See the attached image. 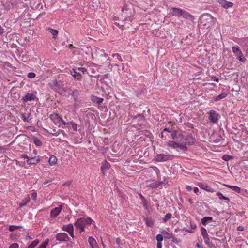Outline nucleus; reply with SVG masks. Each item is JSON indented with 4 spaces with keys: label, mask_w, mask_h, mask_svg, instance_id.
Returning <instances> with one entry per match:
<instances>
[{
    "label": "nucleus",
    "mask_w": 248,
    "mask_h": 248,
    "mask_svg": "<svg viewBox=\"0 0 248 248\" xmlns=\"http://www.w3.org/2000/svg\"><path fill=\"white\" fill-rule=\"evenodd\" d=\"M170 12L172 16L178 17H182L190 21H193L194 19V17L192 15L180 8L173 7L171 8Z\"/></svg>",
    "instance_id": "1"
},
{
    "label": "nucleus",
    "mask_w": 248,
    "mask_h": 248,
    "mask_svg": "<svg viewBox=\"0 0 248 248\" xmlns=\"http://www.w3.org/2000/svg\"><path fill=\"white\" fill-rule=\"evenodd\" d=\"M93 222V220L90 217H82L77 220L75 225L77 231L81 233L82 232H84V229L86 226L90 225Z\"/></svg>",
    "instance_id": "2"
},
{
    "label": "nucleus",
    "mask_w": 248,
    "mask_h": 248,
    "mask_svg": "<svg viewBox=\"0 0 248 248\" xmlns=\"http://www.w3.org/2000/svg\"><path fill=\"white\" fill-rule=\"evenodd\" d=\"M176 140L187 145H192L194 144V139L190 134L186 135L182 134H178Z\"/></svg>",
    "instance_id": "3"
},
{
    "label": "nucleus",
    "mask_w": 248,
    "mask_h": 248,
    "mask_svg": "<svg viewBox=\"0 0 248 248\" xmlns=\"http://www.w3.org/2000/svg\"><path fill=\"white\" fill-rule=\"evenodd\" d=\"M50 87L57 93L61 94L62 93V81L54 79L49 83Z\"/></svg>",
    "instance_id": "4"
},
{
    "label": "nucleus",
    "mask_w": 248,
    "mask_h": 248,
    "mask_svg": "<svg viewBox=\"0 0 248 248\" xmlns=\"http://www.w3.org/2000/svg\"><path fill=\"white\" fill-rule=\"evenodd\" d=\"M174 158V155L170 154H157L155 156V159L158 162H164L168 160H172Z\"/></svg>",
    "instance_id": "5"
},
{
    "label": "nucleus",
    "mask_w": 248,
    "mask_h": 248,
    "mask_svg": "<svg viewBox=\"0 0 248 248\" xmlns=\"http://www.w3.org/2000/svg\"><path fill=\"white\" fill-rule=\"evenodd\" d=\"M232 48V52L235 54L238 60L242 62H245L246 61V58L243 56L242 52L238 46H233Z\"/></svg>",
    "instance_id": "6"
},
{
    "label": "nucleus",
    "mask_w": 248,
    "mask_h": 248,
    "mask_svg": "<svg viewBox=\"0 0 248 248\" xmlns=\"http://www.w3.org/2000/svg\"><path fill=\"white\" fill-rule=\"evenodd\" d=\"M208 118L210 122L217 124L219 118V114L214 110H211L208 113Z\"/></svg>",
    "instance_id": "7"
},
{
    "label": "nucleus",
    "mask_w": 248,
    "mask_h": 248,
    "mask_svg": "<svg viewBox=\"0 0 248 248\" xmlns=\"http://www.w3.org/2000/svg\"><path fill=\"white\" fill-rule=\"evenodd\" d=\"M21 118L24 122L28 123H31L33 118L31 110L29 112L22 113L21 115Z\"/></svg>",
    "instance_id": "8"
},
{
    "label": "nucleus",
    "mask_w": 248,
    "mask_h": 248,
    "mask_svg": "<svg viewBox=\"0 0 248 248\" xmlns=\"http://www.w3.org/2000/svg\"><path fill=\"white\" fill-rule=\"evenodd\" d=\"M197 185L201 188L209 192L213 193L215 192V190L212 188L210 186L207 185L206 183H198Z\"/></svg>",
    "instance_id": "9"
},
{
    "label": "nucleus",
    "mask_w": 248,
    "mask_h": 248,
    "mask_svg": "<svg viewBox=\"0 0 248 248\" xmlns=\"http://www.w3.org/2000/svg\"><path fill=\"white\" fill-rule=\"evenodd\" d=\"M63 92V95L68 96L69 95H71L73 96L75 100L76 99V98L78 97V91H73L72 90L70 89H68L66 90H65Z\"/></svg>",
    "instance_id": "10"
},
{
    "label": "nucleus",
    "mask_w": 248,
    "mask_h": 248,
    "mask_svg": "<svg viewBox=\"0 0 248 248\" xmlns=\"http://www.w3.org/2000/svg\"><path fill=\"white\" fill-rule=\"evenodd\" d=\"M73 226L72 224H69L66 226H63V231L68 232L70 236L74 238Z\"/></svg>",
    "instance_id": "11"
},
{
    "label": "nucleus",
    "mask_w": 248,
    "mask_h": 248,
    "mask_svg": "<svg viewBox=\"0 0 248 248\" xmlns=\"http://www.w3.org/2000/svg\"><path fill=\"white\" fill-rule=\"evenodd\" d=\"M201 232L203 238L204 242L206 244H208L210 241V238L207 233L206 229L205 228L202 227L201 228Z\"/></svg>",
    "instance_id": "12"
},
{
    "label": "nucleus",
    "mask_w": 248,
    "mask_h": 248,
    "mask_svg": "<svg viewBox=\"0 0 248 248\" xmlns=\"http://www.w3.org/2000/svg\"><path fill=\"white\" fill-rule=\"evenodd\" d=\"M36 98V95L33 93H27L26 95L22 97V100L24 102L28 101H31L34 100Z\"/></svg>",
    "instance_id": "13"
},
{
    "label": "nucleus",
    "mask_w": 248,
    "mask_h": 248,
    "mask_svg": "<svg viewBox=\"0 0 248 248\" xmlns=\"http://www.w3.org/2000/svg\"><path fill=\"white\" fill-rule=\"evenodd\" d=\"M218 2L226 9L232 7L233 5V3L232 2H229L225 0H218Z\"/></svg>",
    "instance_id": "14"
},
{
    "label": "nucleus",
    "mask_w": 248,
    "mask_h": 248,
    "mask_svg": "<svg viewBox=\"0 0 248 248\" xmlns=\"http://www.w3.org/2000/svg\"><path fill=\"white\" fill-rule=\"evenodd\" d=\"M88 242L91 248H99L96 240L92 236L89 237Z\"/></svg>",
    "instance_id": "15"
},
{
    "label": "nucleus",
    "mask_w": 248,
    "mask_h": 248,
    "mask_svg": "<svg viewBox=\"0 0 248 248\" xmlns=\"http://www.w3.org/2000/svg\"><path fill=\"white\" fill-rule=\"evenodd\" d=\"M40 161V157L39 156H34L31 158H29L27 160V163L29 165L35 164Z\"/></svg>",
    "instance_id": "16"
},
{
    "label": "nucleus",
    "mask_w": 248,
    "mask_h": 248,
    "mask_svg": "<svg viewBox=\"0 0 248 248\" xmlns=\"http://www.w3.org/2000/svg\"><path fill=\"white\" fill-rule=\"evenodd\" d=\"M62 208V205H60L59 207L55 208L53 209L50 213V215L52 217H56L57 216L60 212H61V209Z\"/></svg>",
    "instance_id": "17"
},
{
    "label": "nucleus",
    "mask_w": 248,
    "mask_h": 248,
    "mask_svg": "<svg viewBox=\"0 0 248 248\" xmlns=\"http://www.w3.org/2000/svg\"><path fill=\"white\" fill-rule=\"evenodd\" d=\"M110 168V164L107 161H105L101 166V171L103 175L105 174L106 171Z\"/></svg>",
    "instance_id": "18"
},
{
    "label": "nucleus",
    "mask_w": 248,
    "mask_h": 248,
    "mask_svg": "<svg viewBox=\"0 0 248 248\" xmlns=\"http://www.w3.org/2000/svg\"><path fill=\"white\" fill-rule=\"evenodd\" d=\"M179 141L176 140L175 141L173 140H169L168 142V146L171 148L176 149L178 147Z\"/></svg>",
    "instance_id": "19"
},
{
    "label": "nucleus",
    "mask_w": 248,
    "mask_h": 248,
    "mask_svg": "<svg viewBox=\"0 0 248 248\" xmlns=\"http://www.w3.org/2000/svg\"><path fill=\"white\" fill-rule=\"evenodd\" d=\"M67 125L70 130H72L73 131H77V124L76 123L73 122H70V123H68Z\"/></svg>",
    "instance_id": "20"
},
{
    "label": "nucleus",
    "mask_w": 248,
    "mask_h": 248,
    "mask_svg": "<svg viewBox=\"0 0 248 248\" xmlns=\"http://www.w3.org/2000/svg\"><path fill=\"white\" fill-rule=\"evenodd\" d=\"M224 186L231 189L233 191H234L238 193H240L241 192V188L237 186H231V185H224Z\"/></svg>",
    "instance_id": "21"
},
{
    "label": "nucleus",
    "mask_w": 248,
    "mask_h": 248,
    "mask_svg": "<svg viewBox=\"0 0 248 248\" xmlns=\"http://www.w3.org/2000/svg\"><path fill=\"white\" fill-rule=\"evenodd\" d=\"M92 101L96 103L98 105H100L103 102L104 99L93 96L92 97Z\"/></svg>",
    "instance_id": "22"
},
{
    "label": "nucleus",
    "mask_w": 248,
    "mask_h": 248,
    "mask_svg": "<svg viewBox=\"0 0 248 248\" xmlns=\"http://www.w3.org/2000/svg\"><path fill=\"white\" fill-rule=\"evenodd\" d=\"M47 30L53 35V38L54 39H56L58 34V31L57 30L53 29L50 28H48Z\"/></svg>",
    "instance_id": "23"
},
{
    "label": "nucleus",
    "mask_w": 248,
    "mask_h": 248,
    "mask_svg": "<svg viewBox=\"0 0 248 248\" xmlns=\"http://www.w3.org/2000/svg\"><path fill=\"white\" fill-rule=\"evenodd\" d=\"M70 72L75 78H77L78 80H80L81 74L80 73L77 72L74 69H73L72 71H71Z\"/></svg>",
    "instance_id": "24"
},
{
    "label": "nucleus",
    "mask_w": 248,
    "mask_h": 248,
    "mask_svg": "<svg viewBox=\"0 0 248 248\" xmlns=\"http://www.w3.org/2000/svg\"><path fill=\"white\" fill-rule=\"evenodd\" d=\"M213 220V218L211 217H205L202 219L201 222L203 225H206L207 223Z\"/></svg>",
    "instance_id": "25"
},
{
    "label": "nucleus",
    "mask_w": 248,
    "mask_h": 248,
    "mask_svg": "<svg viewBox=\"0 0 248 248\" xmlns=\"http://www.w3.org/2000/svg\"><path fill=\"white\" fill-rule=\"evenodd\" d=\"M30 196L29 195H27V197L24 199L22 200L21 202L19 203V206L20 207L25 206L27 204V203L30 201Z\"/></svg>",
    "instance_id": "26"
},
{
    "label": "nucleus",
    "mask_w": 248,
    "mask_h": 248,
    "mask_svg": "<svg viewBox=\"0 0 248 248\" xmlns=\"http://www.w3.org/2000/svg\"><path fill=\"white\" fill-rule=\"evenodd\" d=\"M161 233L166 239H170L172 238V234L167 232L165 230L162 231Z\"/></svg>",
    "instance_id": "27"
},
{
    "label": "nucleus",
    "mask_w": 248,
    "mask_h": 248,
    "mask_svg": "<svg viewBox=\"0 0 248 248\" xmlns=\"http://www.w3.org/2000/svg\"><path fill=\"white\" fill-rule=\"evenodd\" d=\"M186 145L182 143L179 142L178 143V146L177 148H179L180 150H183L184 151H186L187 150V147L186 146Z\"/></svg>",
    "instance_id": "28"
},
{
    "label": "nucleus",
    "mask_w": 248,
    "mask_h": 248,
    "mask_svg": "<svg viewBox=\"0 0 248 248\" xmlns=\"http://www.w3.org/2000/svg\"><path fill=\"white\" fill-rule=\"evenodd\" d=\"M57 158L55 156L52 155L49 159V163L51 165H54L57 162Z\"/></svg>",
    "instance_id": "29"
},
{
    "label": "nucleus",
    "mask_w": 248,
    "mask_h": 248,
    "mask_svg": "<svg viewBox=\"0 0 248 248\" xmlns=\"http://www.w3.org/2000/svg\"><path fill=\"white\" fill-rule=\"evenodd\" d=\"M227 95V94L226 93H222L221 94H220V95H219L218 96H217L215 99V101H219L223 98H225Z\"/></svg>",
    "instance_id": "30"
},
{
    "label": "nucleus",
    "mask_w": 248,
    "mask_h": 248,
    "mask_svg": "<svg viewBox=\"0 0 248 248\" xmlns=\"http://www.w3.org/2000/svg\"><path fill=\"white\" fill-rule=\"evenodd\" d=\"M39 243L38 240H35L30 244L28 248H34Z\"/></svg>",
    "instance_id": "31"
},
{
    "label": "nucleus",
    "mask_w": 248,
    "mask_h": 248,
    "mask_svg": "<svg viewBox=\"0 0 248 248\" xmlns=\"http://www.w3.org/2000/svg\"><path fill=\"white\" fill-rule=\"evenodd\" d=\"M216 195L218 197L220 200H229V199L228 197L223 196L220 192H217L216 193Z\"/></svg>",
    "instance_id": "32"
},
{
    "label": "nucleus",
    "mask_w": 248,
    "mask_h": 248,
    "mask_svg": "<svg viewBox=\"0 0 248 248\" xmlns=\"http://www.w3.org/2000/svg\"><path fill=\"white\" fill-rule=\"evenodd\" d=\"M33 139V142L36 146H40L42 145V142L38 138H37L36 137H34Z\"/></svg>",
    "instance_id": "33"
},
{
    "label": "nucleus",
    "mask_w": 248,
    "mask_h": 248,
    "mask_svg": "<svg viewBox=\"0 0 248 248\" xmlns=\"http://www.w3.org/2000/svg\"><path fill=\"white\" fill-rule=\"evenodd\" d=\"M172 215L170 213H167L165 216V217L163 218L164 222H166L169 219L171 218Z\"/></svg>",
    "instance_id": "34"
},
{
    "label": "nucleus",
    "mask_w": 248,
    "mask_h": 248,
    "mask_svg": "<svg viewBox=\"0 0 248 248\" xmlns=\"http://www.w3.org/2000/svg\"><path fill=\"white\" fill-rule=\"evenodd\" d=\"M21 228L20 226H16V225H10L9 227V230L10 231H14L18 228Z\"/></svg>",
    "instance_id": "35"
},
{
    "label": "nucleus",
    "mask_w": 248,
    "mask_h": 248,
    "mask_svg": "<svg viewBox=\"0 0 248 248\" xmlns=\"http://www.w3.org/2000/svg\"><path fill=\"white\" fill-rule=\"evenodd\" d=\"M50 118L52 119H58V120H60V121H62V118L57 114H54L51 115Z\"/></svg>",
    "instance_id": "36"
},
{
    "label": "nucleus",
    "mask_w": 248,
    "mask_h": 248,
    "mask_svg": "<svg viewBox=\"0 0 248 248\" xmlns=\"http://www.w3.org/2000/svg\"><path fill=\"white\" fill-rule=\"evenodd\" d=\"M163 234H158L156 236V239L157 242H162L163 239Z\"/></svg>",
    "instance_id": "37"
},
{
    "label": "nucleus",
    "mask_w": 248,
    "mask_h": 248,
    "mask_svg": "<svg viewBox=\"0 0 248 248\" xmlns=\"http://www.w3.org/2000/svg\"><path fill=\"white\" fill-rule=\"evenodd\" d=\"M48 243V240H46L45 242L38 248H46Z\"/></svg>",
    "instance_id": "38"
},
{
    "label": "nucleus",
    "mask_w": 248,
    "mask_h": 248,
    "mask_svg": "<svg viewBox=\"0 0 248 248\" xmlns=\"http://www.w3.org/2000/svg\"><path fill=\"white\" fill-rule=\"evenodd\" d=\"M56 240L59 241H62V232L58 233L56 236Z\"/></svg>",
    "instance_id": "39"
},
{
    "label": "nucleus",
    "mask_w": 248,
    "mask_h": 248,
    "mask_svg": "<svg viewBox=\"0 0 248 248\" xmlns=\"http://www.w3.org/2000/svg\"><path fill=\"white\" fill-rule=\"evenodd\" d=\"M36 76V74L33 72H30L27 75V77L29 78H35Z\"/></svg>",
    "instance_id": "40"
},
{
    "label": "nucleus",
    "mask_w": 248,
    "mask_h": 248,
    "mask_svg": "<svg viewBox=\"0 0 248 248\" xmlns=\"http://www.w3.org/2000/svg\"><path fill=\"white\" fill-rule=\"evenodd\" d=\"M177 132L176 131H174L173 133H171V138L174 140H176V139L177 138Z\"/></svg>",
    "instance_id": "41"
},
{
    "label": "nucleus",
    "mask_w": 248,
    "mask_h": 248,
    "mask_svg": "<svg viewBox=\"0 0 248 248\" xmlns=\"http://www.w3.org/2000/svg\"><path fill=\"white\" fill-rule=\"evenodd\" d=\"M69 239L67 234L63 232V241H67Z\"/></svg>",
    "instance_id": "42"
},
{
    "label": "nucleus",
    "mask_w": 248,
    "mask_h": 248,
    "mask_svg": "<svg viewBox=\"0 0 248 248\" xmlns=\"http://www.w3.org/2000/svg\"><path fill=\"white\" fill-rule=\"evenodd\" d=\"M130 16H128V17H125L124 20L126 21H128L131 22L133 20V16H132V14L131 13H130Z\"/></svg>",
    "instance_id": "43"
},
{
    "label": "nucleus",
    "mask_w": 248,
    "mask_h": 248,
    "mask_svg": "<svg viewBox=\"0 0 248 248\" xmlns=\"http://www.w3.org/2000/svg\"><path fill=\"white\" fill-rule=\"evenodd\" d=\"M148 202L146 199L142 201V204L145 209H147Z\"/></svg>",
    "instance_id": "44"
},
{
    "label": "nucleus",
    "mask_w": 248,
    "mask_h": 248,
    "mask_svg": "<svg viewBox=\"0 0 248 248\" xmlns=\"http://www.w3.org/2000/svg\"><path fill=\"white\" fill-rule=\"evenodd\" d=\"M231 158H232V156H230V155H224V156L222 157V159H223L224 160H225V161L229 160H230Z\"/></svg>",
    "instance_id": "45"
},
{
    "label": "nucleus",
    "mask_w": 248,
    "mask_h": 248,
    "mask_svg": "<svg viewBox=\"0 0 248 248\" xmlns=\"http://www.w3.org/2000/svg\"><path fill=\"white\" fill-rule=\"evenodd\" d=\"M9 248H19V245L17 243H15L11 244Z\"/></svg>",
    "instance_id": "46"
},
{
    "label": "nucleus",
    "mask_w": 248,
    "mask_h": 248,
    "mask_svg": "<svg viewBox=\"0 0 248 248\" xmlns=\"http://www.w3.org/2000/svg\"><path fill=\"white\" fill-rule=\"evenodd\" d=\"M37 193L36 192H33L31 194V199L33 200H36V198H37Z\"/></svg>",
    "instance_id": "47"
},
{
    "label": "nucleus",
    "mask_w": 248,
    "mask_h": 248,
    "mask_svg": "<svg viewBox=\"0 0 248 248\" xmlns=\"http://www.w3.org/2000/svg\"><path fill=\"white\" fill-rule=\"evenodd\" d=\"M147 225L149 226H152L153 225V222L151 220H147L146 221Z\"/></svg>",
    "instance_id": "48"
},
{
    "label": "nucleus",
    "mask_w": 248,
    "mask_h": 248,
    "mask_svg": "<svg viewBox=\"0 0 248 248\" xmlns=\"http://www.w3.org/2000/svg\"><path fill=\"white\" fill-rule=\"evenodd\" d=\"M190 227L192 229H195L196 228L197 226L196 224L193 222H190Z\"/></svg>",
    "instance_id": "49"
},
{
    "label": "nucleus",
    "mask_w": 248,
    "mask_h": 248,
    "mask_svg": "<svg viewBox=\"0 0 248 248\" xmlns=\"http://www.w3.org/2000/svg\"><path fill=\"white\" fill-rule=\"evenodd\" d=\"M78 70L81 71L82 73H84L86 71V69L83 67H79Z\"/></svg>",
    "instance_id": "50"
},
{
    "label": "nucleus",
    "mask_w": 248,
    "mask_h": 248,
    "mask_svg": "<svg viewBox=\"0 0 248 248\" xmlns=\"http://www.w3.org/2000/svg\"><path fill=\"white\" fill-rule=\"evenodd\" d=\"M115 56L117 57V59L119 60H120L121 61H122V58H121V56L119 55V54H114L113 57H115Z\"/></svg>",
    "instance_id": "51"
},
{
    "label": "nucleus",
    "mask_w": 248,
    "mask_h": 248,
    "mask_svg": "<svg viewBox=\"0 0 248 248\" xmlns=\"http://www.w3.org/2000/svg\"><path fill=\"white\" fill-rule=\"evenodd\" d=\"M138 194L142 201L146 199L145 198L141 193H139Z\"/></svg>",
    "instance_id": "52"
},
{
    "label": "nucleus",
    "mask_w": 248,
    "mask_h": 248,
    "mask_svg": "<svg viewBox=\"0 0 248 248\" xmlns=\"http://www.w3.org/2000/svg\"><path fill=\"white\" fill-rule=\"evenodd\" d=\"M157 248H162V242H157Z\"/></svg>",
    "instance_id": "53"
},
{
    "label": "nucleus",
    "mask_w": 248,
    "mask_h": 248,
    "mask_svg": "<svg viewBox=\"0 0 248 248\" xmlns=\"http://www.w3.org/2000/svg\"><path fill=\"white\" fill-rule=\"evenodd\" d=\"M186 189L188 191H190L192 190V188L191 186H186Z\"/></svg>",
    "instance_id": "54"
},
{
    "label": "nucleus",
    "mask_w": 248,
    "mask_h": 248,
    "mask_svg": "<svg viewBox=\"0 0 248 248\" xmlns=\"http://www.w3.org/2000/svg\"><path fill=\"white\" fill-rule=\"evenodd\" d=\"M212 80L218 82L219 81V78H216V77H212Z\"/></svg>",
    "instance_id": "55"
},
{
    "label": "nucleus",
    "mask_w": 248,
    "mask_h": 248,
    "mask_svg": "<svg viewBox=\"0 0 248 248\" xmlns=\"http://www.w3.org/2000/svg\"><path fill=\"white\" fill-rule=\"evenodd\" d=\"M4 32V29L0 25V34H3Z\"/></svg>",
    "instance_id": "56"
},
{
    "label": "nucleus",
    "mask_w": 248,
    "mask_h": 248,
    "mask_svg": "<svg viewBox=\"0 0 248 248\" xmlns=\"http://www.w3.org/2000/svg\"><path fill=\"white\" fill-rule=\"evenodd\" d=\"M22 158H26L27 160L29 158L26 154H23L22 155Z\"/></svg>",
    "instance_id": "57"
},
{
    "label": "nucleus",
    "mask_w": 248,
    "mask_h": 248,
    "mask_svg": "<svg viewBox=\"0 0 248 248\" xmlns=\"http://www.w3.org/2000/svg\"><path fill=\"white\" fill-rule=\"evenodd\" d=\"M193 190H194V193H195L196 194L198 193V192H199V189L196 187H195L194 188Z\"/></svg>",
    "instance_id": "58"
},
{
    "label": "nucleus",
    "mask_w": 248,
    "mask_h": 248,
    "mask_svg": "<svg viewBox=\"0 0 248 248\" xmlns=\"http://www.w3.org/2000/svg\"><path fill=\"white\" fill-rule=\"evenodd\" d=\"M71 182L69 181L66 183H65L63 185H65L66 186H69L71 185Z\"/></svg>",
    "instance_id": "59"
},
{
    "label": "nucleus",
    "mask_w": 248,
    "mask_h": 248,
    "mask_svg": "<svg viewBox=\"0 0 248 248\" xmlns=\"http://www.w3.org/2000/svg\"><path fill=\"white\" fill-rule=\"evenodd\" d=\"M68 46V48L70 49H72V48H74V46H73V45L72 44L69 45Z\"/></svg>",
    "instance_id": "60"
},
{
    "label": "nucleus",
    "mask_w": 248,
    "mask_h": 248,
    "mask_svg": "<svg viewBox=\"0 0 248 248\" xmlns=\"http://www.w3.org/2000/svg\"><path fill=\"white\" fill-rule=\"evenodd\" d=\"M163 131H167L168 132H170V130L169 129V128H165L164 130H163Z\"/></svg>",
    "instance_id": "61"
},
{
    "label": "nucleus",
    "mask_w": 248,
    "mask_h": 248,
    "mask_svg": "<svg viewBox=\"0 0 248 248\" xmlns=\"http://www.w3.org/2000/svg\"><path fill=\"white\" fill-rule=\"evenodd\" d=\"M50 181H49V180H47V181H46L44 182V185H46L47 184H48Z\"/></svg>",
    "instance_id": "62"
},
{
    "label": "nucleus",
    "mask_w": 248,
    "mask_h": 248,
    "mask_svg": "<svg viewBox=\"0 0 248 248\" xmlns=\"http://www.w3.org/2000/svg\"><path fill=\"white\" fill-rule=\"evenodd\" d=\"M238 230L239 231H242L243 230V228L241 226H239L238 227Z\"/></svg>",
    "instance_id": "63"
},
{
    "label": "nucleus",
    "mask_w": 248,
    "mask_h": 248,
    "mask_svg": "<svg viewBox=\"0 0 248 248\" xmlns=\"http://www.w3.org/2000/svg\"><path fill=\"white\" fill-rule=\"evenodd\" d=\"M65 206H66V209H67V210H68L69 213L70 214V209L68 208L67 205H66Z\"/></svg>",
    "instance_id": "64"
}]
</instances>
